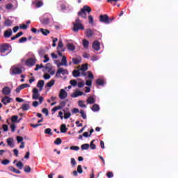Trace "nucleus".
<instances>
[{
  "label": "nucleus",
  "mask_w": 178,
  "mask_h": 178,
  "mask_svg": "<svg viewBox=\"0 0 178 178\" xmlns=\"http://www.w3.org/2000/svg\"><path fill=\"white\" fill-rule=\"evenodd\" d=\"M92 10L90 6L85 5L82 8H81L80 11L78 12V16L83 19H87V13H91Z\"/></svg>",
  "instance_id": "nucleus-1"
},
{
  "label": "nucleus",
  "mask_w": 178,
  "mask_h": 178,
  "mask_svg": "<svg viewBox=\"0 0 178 178\" xmlns=\"http://www.w3.org/2000/svg\"><path fill=\"white\" fill-rule=\"evenodd\" d=\"M73 24V31L74 33H77L79 30H84V25H83V23L81 20H80V18H76L75 19V22L72 23Z\"/></svg>",
  "instance_id": "nucleus-2"
},
{
  "label": "nucleus",
  "mask_w": 178,
  "mask_h": 178,
  "mask_svg": "<svg viewBox=\"0 0 178 178\" xmlns=\"http://www.w3.org/2000/svg\"><path fill=\"white\" fill-rule=\"evenodd\" d=\"M114 19V17L110 18L108 15H101L99 17V22L105 23L106 24H109V23H112V22H113Z\"/></svg>",
  "instance_id": "nucleus-3"
},
{
  "label": "nucleus",
  "mask_w": 178,
  "mask_h": 178,
  "mask_svg": "<svg viewBox=\"0 0 178 178\" xmlns=\"http://www.w3.org/2000/svg\"><path fill=\"white\" fill-rule=\"evenodd\" d=\"M60 74H63V76H65V74H69V72L66 69L59 67L56 73V77H58V78L62 77Z\"/></svg>",
  "instance_id": "nucleus-4"
},
{
  "label": "nucleus",
  "mask_w": 178,
  "mask_h": 178,
  "mask_svg": "<svg viewBox=\"0 0 178 178\" xmlns=\"http://www.w3.org/2000/svg\"><path fill=\"white\" fill-rule=\"evenodd\" d=\"M35 62H37L35 58H29L26 60L25 65L29 67H31V66H34L35 65Z\"/></svg>",
  "instance_id": "nucleus-5"
},
{
  "label": "nucleus",
  "mask_w": 178,
  "mask_h": 178,
  "mask_svg": "<svg viewBox=\"0 0 178 178\" xmlns=\"http://www.w3.org/2000/svg\"><path fill=\"white\" fill-rule=\"evenodd\" d=\"M9 48H10V44H4L1 46L0 47V52L1 54H5L6 51H9Z\"/></svg>",
  "instance_id": "nucleus-6"
},
{
  "label": "nucleus",
  "mask_w": 178,
  "mask_h": 178,
  "mask_svg": "<svg viewBox=\"0 0 178 178\" xmlns=\"http://www.w3.org/2000/svg\"><path fill=\"white\" fill-rule=\"evenodd\" d=\"M92 47L93 49H95V51H99V49H101V43L99 42L98 40H95L93 42Z\"/></svg>",
  "instance_id": "nucleus-7"
},
{
  "label": "nucleus",
  "mask_w": 178,
  "mask_h": 178,
  "mask_svg": "<svg viewBox=\"0 0 178 178\" xmlns=\"http://www.w3.org/2000/svg\"><path fill=\"white\" fill-rule=\"evenodd\" d=\"M58 97L60 99H65V98H67V92H66V90H65V89H61L60 90Z\"/></svg>",
  "instance_id": "nucleus-8"
},
{
  "label": "nucleus",
  "mask_w": 178,
  "mask_h": 178,
  "mask_svg": "<svg viewBox=\"0 0 178 178\" xmlns=\"http://www.w3.org/2000/svg\"><path fill=\"white\" fill-rule=\"evenodd\" d=\"M33 95H32V98L33 99H38V98L40 97V92L38 90V89L34 88L33 89Z\"/></svg>",
  "instance_id": "nucleus-9"
},
{
  "label": "nucleus",
  "mask_w": 178,
  "mask_h": 178,
  "mask_svg": "<svg viewBox=\"0 0 178 178\" xmlns=\"http://www.w3.org/2000/svg\"><path fill=\"white\" fill-rule=\"evenodd\" d=\"M12 98L8 96H5L2 98L1 102L3 104V105H8V104H10L12 102Z\"/></svg>",
  "instance_id": "nucleus-10"
},
{
  "label": "nucleus",
  "mask_w": 178,
  "mask_h": 178,
  "mask_svg": "<svg viewBox=\"0 0 178 178\" xmlns=\"http://www.w3.org/2000/svg\"><path fill=\"white\" fill-rule=\"evenodd\" d=\"M13 74H22L23 73V70L19 67H15L12 69Z\"/></svg>",
  "instance_id": "nucleus-11"
},
{
  "label": "nucleus",
  "mask_w": 178,
  "mask_h": 178,
  "mask_svg": "<svg viewBox=\"0 0 178 178\" xmlns=\"http://www.w3.org/2000/svg\"><path fill=\"white\" fill-rule=\"evenodd\" d=\"M12 34H13L12 29H8L4 31L3 37L4 38H10V37H12Z\"/></svg>",
  "instance_id": "nucleus-12"
},
{
  "label": "nucleus",
  "mask_w": 178,
  "mask_h": 178,
  "mask_svg": "<svg viewBox=\"0 0 178 178\" xmlns=\"http://www.w3.org/2000/svg\"><path fill=\"white\" fill-rule=\"evenodd\" d=\"M96 31H92L91 29H88L86 30V37H88V38H91V37L95 34Z\"/></svg>",
  "instance_id": "nucleus-13"
},
{
  "label": "nucleus",
  "mask_w": 178,
  "mask_h": 178,
  "mask_svg": "<svg viewBox=\"0 0 178 178\" xmlns=\"http://www.w3.org/2000/svg\"><path fill=\"white\" fill-rule=\"evenodd\" d=\"M12 90H10V88H9L8 86H5L3 89H2V94L3 95H9V94H10Z\"/></svg>",
  "instance_id": "nucleus-14"
},
{
  "label": "nucleus",
  "mask_w": 178,
  "mask_h": 178,
  "mask_svg": "<svg viewBox=\"0 0 178 178\" xmlns=\"http://www.w3.org/2000/svg\"><path fill=\"white\" fill-rule=\"evenodd\" d=\"M67 66V60H66V56H63L62 59H61V63L58 65V67L59 66Z\"/></svg>",
  "instance_id": "nucleus-15"
},
{
  "label": "nucleus",
  "mask_w": 178,
  "mask_h": 178,
  "mask_svg": "<svg viewBox=\"0 0 178 178\" xmlns=\"http://www.w3.org/2000/svg\"><path fill=\"white\" fill-rule=\"evenodd\" d=\"M44 84H45V81L44 80L38 81L37 83V87L40 88V91L42 90V87H44Z\"/></svg>",
  "instance_id": "nucleus-16"
},
{
  "label": "nucleus",
  "mask_w": 178,
  "mask_h": 178,
  "mask_svg": "<svg viewBox=\"0 0 178 178\" xmlns=\"http://www.w3.org/2000/svg\"><path fill=\"white\" fill-rule=\"evenodd\" d=\"M72 63L74 65H79V63H81V58H73Z\"/></svg>",
  "instance_id": "nucleus-17"
},
{
  "label": "nucleus",
  "mask_w": 178,
  "mask_h": 178,
  "mask_svg": "<svg viewBox=\"0 0 178 178\" xmlns=\"http://www.w3.org/2000/svg\"><path fill=\"white\" fill-rule=\"evenodd\" d=\"M7 143L9 147H11V148H13V147H15V145L13 144V138H8L7 139Z\"/></svg>",
  "instance_id": "nucleus-18"
},
{
  "label": "nucleus",
  "mask_w": 178,
  "mask_h": 178,
  "mask_svg": "<svg viewBox=\"0 0 178 178\" xmlns=\"http://www.w3.org/2000/svg\"><path fill=\"white\" fill-rule=\"evenodd\" d=\"M44 68L48 73H51V71H52V65H51V63H47L45 65Z\"/></svg>",
  "instance_id": "nucleus-19"
},
{
  "label": "nucleus",
  "mask_w": 178,
  "mask_h": 178,
  "mask_svg": "<svg viewBox=\"0 0 178 178\" xmlns=\"http://www.w3.org/2000/svg\"><path fill=\"white\" fill-rule=\"evenodd\" d=\"M40 22L42 24H44V26H48V24H49V18H43Z\"/></svg>",
  "instance_id": "nucleus-20"
},
{
  "label": "nucleus",
  "mask_w": 178,
  "mask_h": 178,
  "mask_svg": "<svg viewBox=\"0 0 178 178\" xmlns=\"http://www.w3.org/2000/svg\"><path fill=\"white\" fill-rule=\"evenodd\" d=\"M40 31H41L42 34L43 35H45V36L48 35V34H49V33H51V31H49V30H48V29H42V28H41V29H40Z\"/></svg>",
  "instance_id": "nucleus-21"
},
{
  "label": "nucleus",
  "mask_w": 178,
  "mask_h": 178,
  "mask_svg": "<svg viewBox=\"0 0 178 178\" xmlns=\"http://www.w3.org/2000/svg\"><path fill=\"white\" fill-rule=\"evenodd\" d=\"M96 84L97 86H105V81H104V79H97L96 80Z\"/></svg>",
  "instance_id": "nucleus-22"
},
{
  "label": "nucleus",
  "mask_w": 178,
  "mask_h": 178,
  "mask_svg": "<svg viewBox=\"0 0 178 178\" xmlns=\"http://www.w3.org/2000/svg\"><path fill=\"white\" fill-rule=\"evenodd\" d=\"M86 102L87 104H95V99H94V97L90 96L87 99Z\"/></svg>",
  "instance_id": "nucleus-23"
},
{
  "label": "nucleus",
  "mask_w": 178,
  "mask_h": 178,
  "mask_svg": "<svg viewBox=\"0 0 178 178\" xmlns=\"http://www.w3.org/2000/svg\"><path fill=\"white\" fill-rule=\"evenodd\" d=\"M67 49H68V51H74L76 49V47L72 44L68 43L67 44Z\"/></svg>",
  "instance_id": "nucleus-24"
},
{
  "label": "nucleus",
  "mask_w": 178,
  "mask_h": 178,
  "mask_svg": "<svg viewBox=\"0 0 178 178\" xmlns=\"http://www.w3.org/2000/svg\"><path fill=\"white\" fill-rule=\"evenodd\" d=\"M60 130L61 133H66V131H67V128L66 127V124H61L60 127Z\"/></svg>",
  "instance_id": "nucleus-25"
},
{
  "label": "nucleus",
  "mask_w": 178,
  "mask_h": 178,
  "mask_svg": "<svg viewBox=\"0 0 178 178\" xmlns=\"http://www.w3.org/2000/svg\"><path fill=\"white\" fill-rule=\"evenodd\" d=\"M91 109L93 112H98L99 111V105L95 104L92 106Z\"/></svg>",
  "instance_id": "nucleus-26"
},
{
  "label": "nucleus",
  "mask_w": 178,
  "mask_h": 178,
  "mask_svg": "<svg viewBox=\"0 0 178 178\" xmlns=\"http://www.w3.org/2000/svg\"><path fill=\"white\" fill-rule=\"evenodd\" d=\"M79 70H81V72H86V70H88V64L82 65Z\"/></svg>",
  "instance_id": "nucleus-27"
},
{
  "label": "nucleus",
  "mask_w": 178,
  "mask_h": 178,
  "mask_svg": "<svg viewBox=\"0 0 178 178\" xmlns=\"http://www.w3.org/2000/svg\"><path fill=\"white\" fill-rule=\"evenodd\" d=\"M80 71L81 70H74L73 72H72V76H74V77H80Z\"/></svg>",
  "instance_id": "nucleus-28"
},
{
  "label": "nucleus",
  "mask_w": 178,
  "mask_h": 178,
  "mask_svg": "<svg viewBox=\"0 0 178 178\" xmlns=\"http://www.w3.org/2000/svg\"><path fill=\"white\" fill-rule=\"evenodd\" d=\"M64 112V119H69L72 116V113L70 112L66 113V111L65 109L63 110Z\"/></svg>",
  "instance_id": "nucleus-29"
},
{
  "label": "nucleus",
  "mask_w": 178,
  "mask_h": 178,
  "mask_svg": "<svg viewBox=\"0 0 178 178\" xmlns=\"http://www.w3.org/2000/svg\"><path fill=\"white\" fill-rule=\"evenodd\" d=\"M82 151L87 150L90 148V145L88 143H85L81 146Z\"/></svg>",
  "instance_id": "nucleus-30"
},
{
  "label": "nucleus",
  "mask_w": 178,
  "mask_h": 178,
  "mask_svg": "<svg viewBox=\"0 0 178 178\" xmlns=\"http://www.w3.org/2000/svg\"><path fill=\"white\" fill-rule=\"evenodd\" d=\"M21 108L24 111H29L30 109V105H29L28 104H22Z\"/></svg>",
  "instance_id": "nucleus-31"
},
{
  "label": "nucleus",
  "mask_w": 178,
  "mask_h": 178,
  "mask_svg": "<svg viewBox=\"0 0 178 178\" xmlns=\"http://www.w3.org/2000/svg\"><path fill=\"white\" fill-rule=\"evenodd\" d=\"M94 142H95V140H92L90 142V144L89 145V147H90V149H97V145L94 144Z\"/></svg>",
  "instance_id": "nucleus-32"
},
{
  "label": "nucleus",
  "mask_w": 178,
  "mask_h": 178,
  "mask_svg": "<svg viewBox=\"0 0 178 178\" xmlns=\"http://www.w3.org/2000/svg\"><path fill=\"white\" fill-rule=\"evenodd\" d=\"M4 24L6 26V27H10V26H12V21L9 19H7L4 22Z\"/></svg>",
  "instance_id": "nucleus-33"
},
{
  "label": "nucleus",
  "mask_w": 178,
  "mask_h": 178,
  "mask_svg": "<svg viewBox=\"0 0 178 178\" xmlns=\"http://www.w3.org/2000/svg\"><path fill=\"white\" fill-rule=\"evenodd\" d=\"M90 44V42L88 40L83 39V45L84 48H88V44Z\"/></svg>",
  "instance_id": "nucleus-34"
},
{
  "label": "nucleus",
  "mask_w": 178,
  "mask_h": 178,
  "mask_svg": "<svg viewBox=\"0 0 178 178\" xmlns=\"http://www.w3.org/2000/svg\"><path fill=\"white\" fill-rule=\"evenodd\" d=\"M80 113L83 119H87V114H86V112H84V110L83 109L80 110Z\"/></svg>",
  "instance_id": "nucleus-35"
},
{
  "label": "nucleus",
  "mask_w": 178,
  "mask_h": 178,
  "mask_svg": "<svg viewBox=\"0 0 178 178\" xmlns=\"http://www.w3.org/2000/svg\"><path fill=\"white\" fill-rule=\"evenodd\" d=\"M63 42H62V40H60L58 41L57 49H63Z\"/></svg>",
  "instance_id": "nucleus-36"
},
{
  "label": "nucleus",
  "mask_w": 178,
  "mask_h": 178,
  "mask_svg": "<svg viewBox=\"0 0 178 178\" xmlns=\"http://www.w3.org/2000/svg\"><path fill=\"white\" fill-rule=\"evenodd\" d=\"M17 168H19V170L23 169V163L22 161H18L16 164Z\"/></svg>",
  "instance_id": "nucleus-37"
},
{
  "label": "nucleus",
  "mask_w": 178,
  "mask_h": 178,
  "mask_svg": "<svg viewBox=\"0 0 178 178\" xmlns=\"http://www.w3.org/2000/svg\"><path fill=\"white\" fill-rule=\"evenodd\" d=\"M6 9H7V10H12V9H13V4L12 3L6 4Z\"/></svg>",
  "instance_id": "nucleus-38"
},
{
  "label": "nucleus",
  "mask_w": 178,
  "mask_h": 178,
  "mask_svg": "<svg viewBox=\"0 0 178 178\" xmlns=\"http://www.w3.org/2000/svg\"><path fill=\"white\" fill-rule=\"evenodd\" d=\"M79 106H80V108H87V106H86V104H84V102L80 100L78 102Z\"/></svg>",
  "instance_id": "nucleus-39"
},
{
  "label": "nucleus",
  "mask_w": 178,
  "mask_h": 178,
  "mask_svg": "<svg viewBox=\"0 0 178 178\" xmlns=\"http://www.w3.org/2000/svg\"><path fill=\"white\" fill-rule=\"evenodd\" d=\"M24 172H25V173H30V172H31V168H30V166L29 165H26L24 168Z\"/></svg>",
  "instance_id": "nucleus-40"
},
{
  "label": "nucleus",
  "mask_w": 178,
  "mask_h": 178,
  "mask_svg": "<svg viewBox=\"0 0 178 178\" xmlns=\"http://www.w3.org/2000/svg\"><path fill=\"white\" fill-rule=\"evenodd\" d=\"M70 84H71L72 87H76V86H77V81H76V79H72L70 81Z\"/></svg>",
  "instance_id": "nucleus-41"
},
{
  "label": "nucleus",
  "mask_w": 178,
  "mask_h": 178,
  "mask_svg": "<svg viewBox=\"0 0 178 178\" xmlns=\"http://www.w3.org/2000/svg\"><path fill=\"white\" fill-rule=\"evenodd\" d=\"M54 144L56 145H59L62 144V139H60V138H56V140L54 141Z\"/></svg>",
  "instance_id": "nucleus-42"
},
{
  "label": "nucleus",
  "mask_w": 178,
  "mask_h": 178,
  "mask_svg": "<svg viewBox=\"0 0 178 178\" xmlns=\"http://www.w3.org/2000/svg\"><path fill=\"white\" fill-rule=\"evenodd\" d=\"M55 84V80L51 79L49 82L47 83V87H52Z\"/></svg>",
  "instance_id": "nucleus-43"
},
{
  "label": "nucleus",
  "mask_w": 178,
  "mask_h": 178,
  "mask_svg": "<svg viewBox=\"0 0 178 178\" xmlns=\"http://www.w3.org/2000/svg\"><path fill=\"white\" fill-rule=\"evenodd\" d=\"M88 19L90 24H94V17L91 15H88Z\"/></svg>",
  "instance_id": "nucleus-44"
},
{
  "label": "nucleus",
  "mask_w": 178,
  "mask_h": 178,
  "mask_svg": "<svg viewBox=\"0 0 178 178\" xmlns=\"http://www.w3.org/2000/svg\"><path fill=\"white\" fill-rule=\"evenodd\" d=\"M17 119H19V117L17 116V115H13L12 118H11V121L13 123H16V122H17Z\"/></svg>",
  "instance_id": "nucleus-45"
},
{
  "label": "nucleus",
  "mask_w": 178,
  "mask_h": 178,
  "mask_svg": "<svg viewBox=\"0 0 178 178\" xmlns=\"http://www.w3.org/2000/svg\"><path fill=\"white\" fill-rule=\"evenodd\" d=\"M44 5V2L39 1L35 3L36 8H41Z\"/></svg>",
  "instance_id": "nucleus-46"
},
{
  "label": "nucleus",
  "mask_w": 178,
  "mask_h": 178,
  "mask_svg": "<svg viewBox=\"0 0 178 178\" xmlns=\"http://www.w3.org/2000/svg\"><path fill=\"white\" fill-rule=\"evenodd\" d=\"M52 129H51L50 128H47L44 130V133L45 134H50V136H52Z\"/></svg>",
  "instance_id": "nucleus-47"
},
{
  "label": "nucleus",
  "mask_w": 178,
  "mask_h": 178,
  "mask_svg": "<svg viewBox=\"0 0 178 178\" xmlns=\"http://www.w3.org/2000/svg\"><path fill=\"white\" fill-rule=\"evenodd\" d=\"M77 172L78 173H79L80 175H81V173H83V168H81V165H79L77 166Z\"/></svg>",
  "instance_id": "nucleus-48"
},
{
  "label": "nucleus",
  "mask_w": 178,
  "mask_h": 178,
  "mask_svg": "<svg viewBox=\"0 0 178 178\" xmlns=\"http://www.w3.org/2000/svg\"><path fill=\"white\" fill-rule=\"evenodd\" d=\"M19 87H21L22 90H24V88H27V87H30V85L29 83H23L22 85H19Z\"/></svg>",
  "instance_id": "nucleus-49"
},
{
  "label": "nucleus",
  "mask_w": 178,
  "mask_h": 178,
  "mask_svg": "<svg viewBox=\"0 0 178 178\" xmlns=\"http://www.w3.org/2000/svg\"><path fill=\"white\" fill-rule=\"evenodd\" d=\"M70 149H72V151H79L80 147L79 146H71Z\"/></svg>",
  "instance_id": "nucleus-50"
},
{
  "label": "nucleus",
  "mask_w": 178,
  "mask_h": 178,
  "mask_svg": "<svg viewBox=\"0 0 178 178\" xmlns=\"http://www.w3.org/2000/svg\"><path fill=\"white\" fill-rule=\"evenodd\" d=\"M26 41H27V38L26 37H22L19 40V42H20V44L22 42H26Z\"/></svg>",
  "instance_id": "nucleus-51"
},
{
  "label": "nucleus",
  "mask_w": 178,
  "mask_h": 178,
  "mask_svg": "<svg viewBox=\"0 0 178 178\" xmlns=\"http://www.w3.org/2000/svg\"><path fill=\"white\" fill-rule=\"evenodd\" d=\"M88 77L92 80L94 79V74H92V72H91L90 71H88Z\"/></svg>",
  "instance_id": "nucleus-52"
},
{
  "label": "nucleus",
  "mask_w": 178,
  "mask_h": 178,
  "mask_svg": "<svg viewBox=\"0 0 178 178\" xmlns=\"http://www.w3.org/2000/svg\"><path fill=\"white\" fill-rule=\"evenodd\" d=\"M86 84V86L91 87V86H92V81L91 79L87 80Z\"/></svg>",
  "instance_id": "nucleus-53"
},
{
  "label": "nucleus",
  "mask_w": 178,
  "mask_h": 178,
  "mask_svg": "<svg viewBox=\"0 0 178 178\" xmlns=\"http://www.w3.org/2000/svg\"><path fill=\"white\" fill-rule=\"evenodd\" d=\"M43 77L45 80H49V79H51V75H49V74L46 73L44 74Z\"/></svg>",
  "instance_id": "nucleus-54"
},
{
  "label": "nucleus",
  "mask_w": 178,
  "mask_h": 178,
  "mask_svg": "<svg viewBox=\"0 0 178 178\" xmlns=\"http://www.w3.org/2000/svg\"><path fill=\"white\" fill-rule=\"evenodd\" d=\"M71 164L73 166H76L77 165V163L76 162V159H74V158L71 159Z\"/></svg>",
  "instance_id": "nucleus-55"
},
{
  "label": "nucleus",
  "mask_w": 178,
  "mask_h": 178,
  "mask_svg": "<svg viewBox=\"0 0 178 178\" xmlns=\"http://www.w3.org/2000/svg\"><path fill=\"white\" fill-rule=\"evenodd\" d=\"M2 128L3 131H8L9 130V127L7 124H3Z\"/></svg>",
  "instance_id": "nucleus-56"
},
{
  "label": "nucleus",
  "mask_w": 178,
  "mask_h": 178,
  "mask_svg": "<svg viewBox=\"0 0 178 178\" xmlns=\"http://www.w3.org/2000/svg\"><path fill=\"white\" fill-rule=\"evenodd\" d=\"M57 52L59 56H62V52H65V49H57Z\"/></svg>",
  "instance_id": "nucleus-57"
},
{
  "label": "nucleus",
  "mask_w": 178,
  "mask_h": 178,
  "mask_svg": "<svg viewBox=\"0 0 178 178\" xmlns=\"http://www.w3.org/2000/svg\"><path fill=\"white\" fill-rule=\"evenodd\" d=\"M106 176L108 178H112V177H113V172L109 171L107 172Z\"/></svg>",
  "instance_id": "nucleus-58"
},
{
  "label": "nucleus",
  "mask_w": 178,
  "mask_h": 178,
  "mask_svg": "<svg viewBox=\"0 0 178 178\" xmlns=\"http://www.w3.org/2000/svg\"><path fill=\"white\" fill-rule=\"evenodd\" d=\"M42 113H44L46 115V116H48V115H49L48 108H43L42 110Z\"/></svg>",
  "instance_id": "nucleus-59"
},
{
  "label": "nucleus",
  "mask_w": 178,
  "mask_h": 178,
  "mask_svg": "<svg viewBox=\"0 0 178 178\" xmlns=\"http://www.w3.org/2000/svg\"><path fill=\"white\" fill-rule=\"evenodd\" d=\"M11 131L14 133V131L16 130V125L15 124H12L10 125Z\"/></svg>",
  "instance_id": "nucleus-60"
},
{
  "label": "nucleus",
  "mask_w": 178,
  "mask_h": 178,
  "mask_svg": "<svg viewBox=\"0 0 178 178\" xmlns=\"http://www.w3.org/2000/svg\"><path fill=\"white\" fill-rule=\"evenodd\" d=\"M10 162V161L9 160L4 159V160L2 161L1 163H2V165H8V164H9Z\"/></svg>",
  "instance_id": "nucleus-61"
},
{
  "label": "nucleus",
  "mask_w": 178,
  "mask_h": 178,
  "mask_svg": "<svg viewBox=\"0 0 178 178\" xmlns=\"http://www.w3.org/2000/svg\"><path fill=\"white\" fill-rule=\"evenodd\" d=\"M79 112H80V111H79V108H74L72 110V113L74 114V113H79Z\"/></svg>",
  "instance_id": "nucleus-62"
},
{
  "label": "nucleus",
  "mask_w": 178,
  "mask_h": 178,
  "mask_svg": "<svg viewBox=\"0 0 178 178\" xmlns=\"http://www.w3.org/2000/svg\"><path fill=\"white\" fill-rule=\"evenodd\" d=\"M79 88H83L84 87V82H79L77 85Z\"/></svg>",
  "instance_id": "nucleus-63"
},
{
  "label": "nucleus",
  "mask_w": 178,
  "mask_h": 178,
  "mask_svg": "<svg viewBox=\"0 0 178 178\" xmlns=\"http://www.w3.org/2000/svg\"><path fill=\"white\" fill-rule=\"evenodd\" d=\"M17 143H23V137L17 136Z\"/></svg>",
  "instance_id": "nucleus-64"
}]
</instances>
